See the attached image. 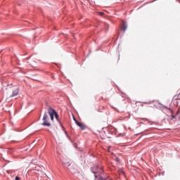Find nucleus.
Segmentation results:
<instances>
[{"label": "nucleus", "instance_id": "obj_1", "mask_svg": "<svg viewBox=\"0 0 180 180\" xmlns=\"http://www.w3.org/2000/svg\"><path fill=\"white\" fill-rule=\"evenodd\" d=\"M42 120L44 121V122L42 123V126H45L46 127H50V126H51V123L49 122V120H50V117H49L47 112H44Z\"/></svg>", "mask_w": 180, "mask_h": 180}, {"label": "nucleus", "instance_id": "obj_2", "mask_svg": "<svg viewBox=\"0 0 180 180\" xmlns=\"http://www.w3.org/2000/svg\"><path fill=\"white\" fill-rule=\"evenodd\" d=\"M48 113L50 116L51 120H52V122H54V116L57 113V111L54 108L49 107Z\"/></svg>", "mask_w": 180, "mask_h": 180}, {"label": "nucleus", "instance_id": "obj_3", "mask_svg": "<svg viewBox=\"0 0 180 180\" xmlns=\"http://www.w3.org/2000/svg\"><path fill=\"white\" fill-rule=\"evenodd\" d=\"M153 130H157V129H154L153 127L150 128L149 129H146L144 131V134H146V135H147V134H152Z\"/></svg>", "mask_w": 180, "mask_h": 180}, {"label": "nucleus", "instance_id": "obj_4", "mask_svg": "<svg viewBox=\"0 0 180 180\" xmlns=\"http://www.w3.org/2000/svg\"><path fill=\"white\" fill-rule=\"evenodd\" d=\"M18 95H19V89H17L15 91H13L12 94L10 96V98L18 96Z\"/></svg>", "mask_w": 180, "mask_h": 180}, {"label": "nucleus", "instance_id": "obj_5", "mask_svg": "<svg viewBox=\"0 0 180 180\" xmlns=\"http://www.w3.org/2000/svg\"><path fill=\"white\" fill-rule=\"evenodd\" d=\"M55 119L61 124V120H60V115H58V112H56L54 115Z\"/></svg>", "mask_w": 180, "mask_h": 180}, {"label": "nucleus", "instance_id": "obj_6", "mask_svg": "<svg viewBox=\"0 0 180 180\" xmlns=\"http://www.w3.org/2000/svg\"><path fill=\"white\" fill-rule=\"evenodd\" d=\"M139 127H143V129H146L147 128V124H146L143 122H140Z\"/></svg>", "mask_w": 180, "mask_h": 180}, {"label": "nucleus", "instance_id": "obj_7", "mask_svg": "<svg viewBox=\"0 0 180 180\" xmlns=\"http://www.w3.org/2000/svg\"><path fill=\"white\" fill-rule=\"evenodd\" d=\"M91 172H93V174H98V167L94 166V167H92Z\"/></svg>", "mask_w": 180, "mask_h": 180}, {"label": "nucleus", "instance_id": "obj_8", "mask_svg": "<svg viewBox=\"0 0 180 180\" xmlns=\"http://www.w3.org/2000/svg\"><path fill=\"white\" fill-rule=\"evenodd\" d=\"M170 112L172 113L171 117L172 120H174V119L176 120V115H174V110L172 109H169Z\"/></svg>", "mask_w": 180, "mask_h": 180}, {"label": "nucleus", "instance_id": "obj_9", "mask_svg": "<svg viewBox=\"0 0 180 180\" xmlns=\"http://www.w3.org/2000/svg\"><path fill=\"white\" fill-rule=\"evenodd\" d=\"M77 126H79L82 130H85V125L82 122H79Z\"/></svg>", "mask_w": 180, "mask_h": 180}, {"label": "nucleus", "instance_id": "obj_10", "mask_svg": "<svg viewBox=\"0 0 180 180\" xmlns=\"http://www.w3.org/2000/svg\"><path fill=\"white\" fill-rule=\"evenodd\" d=\"M103 26L104 27V29H105V30H106V32H108V30H109V25H108V23L103 22Z\"/></svg>", "mask_w": 180, "mask_h": 180}, {"label": "nucleus", "instance_id": "obj_11", "mask_svg": "<svg viewBox=\"0 0 180 180\" xmlns=\"http://www.w3.org/2000/svg\"><path fill=\"white\" fill-rule=\"evenodd\" d=\"M122 30L124 31V32H126V30H127V24L126 23H124L123 24V26H122Z\"/></svg>", "mask_w": 180, "mask_h": 180}, {"label": "nucleus", "instance_id": "obj_12", "mask_svg": "<svg viewBox=\"0 0 180 180\" xmlns=\"http://www.w3.org/2000/svg\"><path fill=\"white\" fill-rule=\"evenodd\" d=\"M98 15L100 16H105V13H103V12H98Z\"/></svg>", "mask_w": 180, "mask_h": 180}, {"label": "nucleus", "instance_id": "obj_13", "mask_svg": "<svg viewBox=\"0 0 180 180\" xmlns=\"http://www.w3.org/2000/svg\"><path fill=\"white\" fill-rule=\"evenodd\" d=\"M179 113H180V110H177V111L176 112V114H175L174 116H176H176H178V115H179Z\"/></svg>", "mask_w": 180, "mask_h": 180}, {"label": "nucleus", "instance_id": "obj_14", "mask_svg": "<svg viewBox=\"0 0 180 180\" xmlns=\"http://www.w3.org/2000/svg\"><path fill=\"white\" fill-rule=\"evenodd\" d=\"M142 120H145V122H148V123H150V121L147 118H142Z\"/></svg>", "mask_w": 180, "mask_h": 180}, {"label": "nucleus", "instance_id": "obj_15", "mask_svg": "<svg viewBox=\"0 0 180 180\" xmlns=\"http://www.w3.org/2000/svg\"><path fill=\"white\" fill-rule=\"evenodd\" d=\"M163 108H164L165 109H169H169H170V108H168V107H167V105H163Z\"/></svg>", "mask_w": 180, "mask_h": 180}, {"label": "nucleus", "instance_id": "obj_16", "mask_svg": "<svg viewBox=\"0 0 180 180\" xmlns=\"http://www.w3.org/2000/svg\"><path fill=\"white\" fill-rule=\"evenodd\" d=\"M15 180H20V177L16 176V177H15Z\"/></svg>", "mask_w": 180, "mask_h": 180}, {"label": "nucleus", "instance_id": "obj_17", "mask_svg": "<svg viewBox=\"0 0 180 180\" xmlns=\"http://www.w3.org/2000/svg\"><path fill=\"white\" fill-rule=\"evenodd\" d=\"M75 123H76L77 125H78V123H80V122L77 120V121H75Z\"/></svg>", "mask_w": 180, "mask_h": 180}, {"label": "nucleus", "instance_id": "obj_18", "mask_svg": "<svg viewBox=\"0 0 180 180\" xmlns=\"http://www.w3.org/2000/svg\"><path fill=\"white\" fill-rule=\"evenodd\" d=\"M73 120H74L75 122H77V120L75 119V117H73Z\"/></svg>", "mask_w": 180, "mask_h": 180}, {"label": "nucleus", "instance_id": "obj_19", "mask_svg": "<svg viewBox=\"0 0 180 180\" xmlns=\"http://www.w3.org/2000/svg\"><path fill=\"white\" fill-rule=\"evenodd\" d=\"M134 136H139V134H134Z\"/></svg>", "mask_w": 180, "mask_h": 180}, {"label": "nucleus", "instance_id": "obj_20", "mask_svg": "<svg viewBox=\"0 0 180 180\" xmlns=\"http://www.w3.org/2000/svg\"><path fill=\"white\" fill-rule=\"evenodd\" d=\"M108 151H110V147H108Z\"/></svg>", "mask_w": 180, "mask_h": 180}, {"label": "nucleus", "instance_id": "obj_21", "mask_svg": "<svg viewBox=\"0 0 180 180\" xmlns=\"http://www.w3.org/2000/svg\"><path fill=\"white\" fill-rule=\"evenodd\" d=\"M65 134H66V136H68V134H67V132H65Z\"/></svg>", "mask_w": 180, "mask_h": 180}, {"label": "nucleus", "instance_id": "obj_22", "mask_svg": "<svg viewBox=\"0 0 180 180\" xmlns=\"http://www.w3.org/2000/svg\"><path fill=\"white\" fill-rule=\"evenodd\" d=\"M118 136H122V134H119Z\"/></svg>", "mask_w": 180, "mask_h": 180}, {"label": "nucleus", "instance_id": "obj_23", "mask_svg": "<svg viewBox=\"0 0 180 180\" xmlns=\"http://www.w3.org/2000/svg\"><path fill=\"white\" fill-rule=\"evenodd\" d=\"M11 85H13V84H9L10 86H11Z\"/></svg>", "mask_w": 180, "mask_h": 180}, {"label": "nucleus", "instance_id": "obj_24", "mask_svg": "<svg viewBox=\"0 0 180 180\" xmlns=\"http://www.w3.org/2000/svg\"><path fill=\"white\" fill-rule=\"evenodd\" d=\"M159 105H162V104H161V103H159Z\"/></svg>", "mask_w": 180, "mask_h": 180}, {"label": "nucleus", "instance_id": "obj_25", "mask_svg": "<svg viewBox=\"0 0 180 180\" xmlns=\"http://www.w3.org/2000/svg\"><path fill=\"white\" fill-rule=\"evenodd\" d=\"M155 1H157V0H154L153 2H155Z\"/></svg>", "mask_w": 180, "mask_h": 180}, {"label": "nucleus", "instance_id": "obj_26", "mask_svg": "<svg viewBox=\"0 0 180 180\" xmlns=\"http://www.w3.org/2000/svg\"><path fill=\"white\" fill-rule=\"evenodd\" d=\"M144 103H147V102H145Z\"/></svg>", "mask_w": 180, "mask_h": 180}]
</instances>
